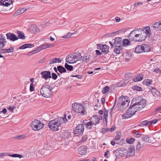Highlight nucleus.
I'll return each instance as SVG.
<instances>
[{"label": "nucleus", "mask_w": 161, "mask_h": 161, "mask_svg": "<svg viewBox=\"0 0 161 161\" xmlns=\"http://www.w3.org/2000/svg\"><path fill=\"white\" fill-rule=\"evenodd\" d=\"M65 119L67 121L66 116H64V117H58L52 120L49 122L48 126L53 131H56L59 130V127L65 122Z\"/></svg>", "instance_id": "f257e3e1"}, {"label": "nucleus", "mask_w": 161, "mask_h": 161, "mask_svg": "<svg viewBox=\"0 0 161 161\" xmlns=\"http://www.w3.org/2000/svg\"><path fill=\"white\" fill-rule=\"evenodd\" d=\"M146 101L141 97L134 98L131 102V105L137 111L142 109L146 105Z\"/></svg>", "instance_id": "f03ea898"}, {"label": "nucleus", "mask_w": 161, "mask_h": 161, "mask_svg": "<svg viewBox=\"0 0 161 161\" xmlns=\"http://www.w3.org/2000/svg\"><path fill=\"white\" fill-rule=\"evenodd\" d=\"M40 93L45 97H50L52 96L53 93L52 87L49 85H44L41 88Z\"/></svg>", "instance_id": "7ed1b4c3"}, {"label": "nucleus", "mask_w": 161, "mask_h": 161, "mask_svg": "<svg viewBox=\"0 0 161 161\" xmlns=\"http://www.w3.org/2000/svg\"><path fill=\"white\" fill-rule=\"evenodd\" d=\"M119 100L117 106L119 110H122L129 105V101L126 97L121 96L119 98Z\"/></svg>", "instance_id": "20e7f679"}, {"label": "nucleus", "mask_w": 161, "mask_h": 161, "mask_svg": "<svg viewBox=\"0 0 161 161\" xmlns=\"http://www.w3.org/2000/svg\"><path fill=\"white\" fill-rule=\"evenodd\" d=\"M72 107L73 110L79 115H85L86 113L83 105L81 104L74 103L72 104Z\"/></svg>", "instance_id": "39448f33"}, {"label": "nucleus", "mask_w": 161, "mask_h": 161, "mask_svg": "<svg viewBox=\"0 0 161 161\" xmlns=\"http://www.w3.org/2000/svg\"><path fill=\"white\" fill-rule=\"evenodd\" d=\"M30 126L32 129L35 130H39L42 128L44 124L39 120L35 119L30 124Z\"/></svg>", "instance_id": "423d86ee"}, {"label": "nucleus", "mask_w": 161, "mask_h": 161, "mask_svg": "<svg viewBox=\"0 0 161 161\" xmlns=\"http://www.w3.org/2000/svg\"><path fill=\"white\" fill-rule=\"evenodd\" d=\"M136 112H137V109L136 110L131 105L126 112L122 115V117L124 119L130 118L134 115Z\"/></svg>", "instance_id": "0eeeda50"}, {"label": "nucleus", "mask_w": 161, "mask_h": 161, "mask_svg": "<svg viewBox=\"0 0 161 161\" xmlns=\"http://www.w3.org/2000/svg\"><path fill=\"white\" fill-rule=\"evenodd\" d=\"M137 33L136 42H142L144 41L146 38V34L140 28H138Z\"/></svg>", "instance_id": "6e6552de"}, {"label": "nucleus", "mask_w": 161, "mask_h": 161, "mask_svg": "<svg viewBox=\"0 0 161 161\" xmlns=\"http://www.w3.org/2000/svg\"><path fill=\"white\" fill-rule=\"evenodd\" d=\"M84 130V127L83 124H78L76 127L74 131V133L76 136L82 134Z\"/></svg>", "instance_id": "1a4fd4ad"}, {"label": "nucleus", "mask_w": 161, "mask_h": 161, "mask_svg": "<svg viewBox=\"0 0 161 161\" xmlns=\"http://www.w3.org/2000/svg\"><path fill=\"white\" fill-rule=\"evenodd\" d=\"M115 152L116 155L119 157H123L126 155V157H128L127 156V150L123 148H118Z\"/></svg>", "instance_id": "9d476101"}, {"label": "nucleus", "mask_w": 161, "mask_h": 161, "mask_svg": "<svg viewBox=\"0 0 161 161\" xmlns=\"http://www.w3.org/2000/svg\"><path fill=\"white\" fill-rule=\"evenodd\" d=\"M97 45L98 47L97 48L98 49L101 50L102 52L107 54L108 52L109 47L108 46L102 44H98Z\"/></svg>", "instance_id": "9b49d317"}, {"label": "nucleus", "mask_w": 161, "mask_h": 161, "mask_svg": "<svg viewBox=\"0 0 161 161\" xmlns=\"http://www.w3.org/2000/svg\"><path fill=\"white\" fill-rule=\"evenodd\" d=\"M141 138L143 141L149 143H153L155 140L154 138L150 135L143 136Z\"/></svg>", "instance_id": "f8f14e48"}, {"label": "nucleus", "mask_w": 161, "mask_h": 161, "mask_svg": "<svg viewBox=\"0 0 161 161\" xmlns=\"http://www.w3.org/2000/svg\"><path fill=\"white\" fill-rule=\"evenodd\" d=\"M137 29L138 28L134 30L130 33L129 38L130 40L136 41V36L137 33Z\"/></svg>", "instance_id": "ddd939ff"}, {"label": "nucleus", "mask_w": 161, "mask_h": 161, "mask_svg": "<svg viewBox=\"0 0 161 161\" xmlns=\"http://www.w3.org/2000/svg\"><path fill=\"white\" fill-rule=\"evenodd\" d=\"M42 77L45 80H47L48 78H51V73L49 71H44L41 73Z\"/></svg>", "instance_id": "4468645a"}, {"label": "nucleus", "mask_w": 161, "mask_h": 161, "mask_svg": "<svg viewBox=\"0 0 161 161\" xmlns=\"http://www.w3.org/2000/svg\"><path fill=\"white\" fill-rule=\"evenodd\" d=\"M7 38L12 41H14L17 40L19 38L14 34L10 32L6 34Z\"/></svg>", "instance_id": "2eb2a0df"}, {"label": "nucleus", "mask_w": 161, "mask_h": 161, "mask_svg": "<svg viewBox=\"0 0 161 161\" xmlns=\"http://www.w3.org/2000/svg\"><path fill=\"white\" fill-rule=\"evenodd\" d=\"M158 121V120L156 119H154L149 121L145 120L141 122L140 125H142L146 126H149L152 124H155Z\"/></svg>", "instance_id": "dca6fc26"}, {"label": "nucleus", "mask_w": 161, "mask_h": 161, "mask_svg": "<svg viewBox=\"0 0 161 161\" xmlns=\"http://www.w3.org/2000/svg\"><path fill=\"white\" fill-rule=\"evenodd\" d=\"M87 149V147L86 146H81L78 148V153L81 155H84L86 153Z\"/></svg>", "instance_id": "f3484780"}, {"label": "nucleus", "mask_w": 161, "mask_h": 161, "mask_svg": "<svg viewBox=\"0 0 161 161\" xmlns=\"http://www.w3.org/2000/svg\"><path fill=\"white\" fill-rule=\"evenodd\" d=\"M127 156H133L135 154V150L134 146L133 145H131L129 147V149L127 150Z\"/></svg>", "instance_id": "a211bd4d"}, {"label": "nucleus", "mask_w": 161, "mask_h": 161, "mask_svg": "<svg viewBox=\"0 0 161 161\" xmlns=\"http://www.w3.org/2000/svg\"><path fill=\"white\" fill-rule=\"evenodd\" d=\"M73 59L74 60L73 61L74 63H75L78 61L82 59V56H81V53H73Z\"/></svg>", "instance_id": "6ab92c4d"}, {"label": "nucleus", "mask_w": 161, "mask_h": 161, "mask_svg": "<svg viewBox=\"0 0 161 161\" xmlns=\"http://www.w3.org/2000/svg\"><path fill=\"white\" fill-rule=\"evenodd\" d=\"M89 120L91 121L94 125L99 123V119L98 118V117L97 115L93 116L89 119Z\"/></svg>", "instance_id": "aec40b11"}, {"label": "nucleus", "mask_w": 161, "mask_h": 161, "mask_svg": "<svg viewBox=\"0 0 161 161\" xmlns=\"http://www.w3.org/2000/svg\"><path fill=\"white\" fill-rule=\"evenodd\" d=\"M6 42L5 37L3 34H0V48H2L4 47Z\"/></svg>", "instance_id": "412c9836"}, {"label": "nucleus", "mask_w": 161, "mask_h": 161, "mask_svg": "<svg viewBox=\"0 0 161 161\" xmlns=\"http://www.w3.org/2000/svg\"><path fill=\"white\" fill-rule=\"evenodd\" d=\"M142 31L143 32L146 36V37L147 36L150 37V36L151 34V31L150 27L149 26H147L143 28L142 29Z\"/></svg>", "instance_id": "4be33fe9"}, {"label": "nucleus", "mask_w": 161, "mask_h": 161, "mask_svg": "<svg viewBox=\"0 0 161 161\" xmlns=\"http://www.w3.org/2000/svg\"><path fill=\"white\" fill-rule=\"evenodd\" d=\"M160 21L154 23L151 26L152 31H158L159 29H160Z\"/></svg>", "instance_id": "5701e85b"}, {"label": "nucleus", "mask_w": 161, "mask_h": 161, "mask_svg": "<svg viewBox=\"0 0 161 161\" xmlns=\"http://www.w3.org/2000/svg\"><path fill=\"white\" fill-rule=\"evenodd\" d=\"M29 31L32 33H35L39 31V29L35 25H32L29 27Z\"/></svg>", "instance_id": "b1692460"}, {"label": "nucleus", "mask_w": 161, "mask_h": 161, "mask_svg": "<svg viewBox=\"0 0 161 161\" xmlns=\"http://www.w3.org/2000/svg\"><path fill=\"white\" fill-rule=\"evenodd\" d=\"M143 75L142 74H139L135 76L133 78V80L137 82L142 80L143 79Z\"/></svg>", "instance_id": "393cba45"}, {"label": "nucleus", "mask_w": 161, "mask_h": 161, "mask_svg": "<svg viewBox=\"0 0 161 161\" xmlns=\"http://www.w3.org/2000/svg\"><path fill=\"white\" fill-rule=\"evenodd\" d=\"M74 60L73 59V54H69L66 58V61L69 64L74 63Z\"/></svg>", "instance_id": "a878e982"}, {"label": "nucleus", "mask_w": 161, "mask_h": 161, "mask_svg": "<svg viewBox=\"0 0 161 161\" xmlns=\"http://www.w3.org/2000/svg\"><path fill=\"white\" fill-rule=\"evenodd\" d=\"M121 38L120 37H116L114 39V44L115 46H121Z\"/></svg>", "instance_id": "bb28decb"}, {"label": "nucleus", "mask_w": 161, "mask_h": 161, "mask_svg": "<svg viewBox=\"0 0 161 161\" xmlns=\"http://www.w3.org/2000/svg\"><path fill=\"white\" fill-rule=\"evenodd\" d=\"M150 90L154 97H157L159 96L160 93L156 88L152 87Z\"/></svg>", "instance_id": "cd10ccee"}, {"label": "nucleus", "mask_w": 161, "mask_h": 161, "mask_svg": "<svg viewBox=\"0 0 161 161\" xmlns=\"http://www.w3.org/2000/svg\"><path fill=\"white\" fill-rule=\"evenodd\" d=\"M143 3L142 2H136L133 4L134 7L132 8V6L131 7V9L133 11L135 10H136L140 6H142L143 5Z\"/></svg>", "instance_id": "c85d7f7f"}, {"label": "nucleus", "mask_w": 161, "mask_h": 161, "mask_svg": "<svg viewBox=\"0 0 161 161\" xmlns=\"http://www.w3.org/2000/svg\"><path fill=\"white\" fill-rule=\"evenodd\" d=\"M26 9L25 8L19 9L17 10L16 12L14 14V15L15 16L24 13Z\"/></svg>", "instance_id": "c756f323"}, {"label": "nucleus", "mask_w": 161, "mask_h": 161, "mask_svg": "<svg viewBox=\"0 0 161 161\" xmlns=\"http://www.w3.org/2000/svg\"><path fill=\"white\" fill-rule=\"evenodd\" d=\"M34 47V45L31 44H25L20 46L19 49H25L27 48H32Z\"/></svg>", "instance_id": "7c9ffc66"}, {"label": "nucleus", "mask_w": 161, "mask_h": 161, "mask_svg": "<svg viewBox=\"0 0 161 161\" xmlns=\"http://www.w3.org/2000/svg\"><path fill=\"white\" fill-rule=\"evenodd\" d=\"M53 46L52 44H44L39 46V48L41 50L44 49L48 47H51Z\"/></svg>", "instance_id": "2f4dec72"}, {"label": "nucleus", "mask_w": 161, "mask_h": 161, "mask_svg": "<svg viewBox=\"0 0 161 161\" xmlns=\"http://www.w3.org/2000/svg\"><path fill=\"white\" fill-rule=\"evenodd\" d=\"M135 52L137 53H139L143 52L142 45H138L135 49Z\"/></svg>", "instance_id": "473e14b6"}, {"label": "nucleus", "mask_w": 161, "mask_h": 161, "mask_svg": "<svg viewBox=\"0 0 161 161\" xmlns=\"http://www.w3.org/2000/svg\"><path fill=\"white\" fill-rule=\"evenodd\" d=\"M114 52L117 54H119L121 53L122 51V47L121 46H115Z\"/></svg>", "instance_id": "72a5a7b5"}, {"label": "nucleus", "mask_w": 161, "mask_h": 161, "mask_svg": "<svg viewBox=\"0 0 161 161\" xmlns=\"http://www.w3.org/2000/svg\"><path fill=\"white\" fill-rule=\"evenodd\" d=\"M57 69L58 71L61 74H62L66 72L65 68L61 65L58 66H57Z\"/></svg>", "instance_id": "f704fd0d"}, {"label": "nucleus", "mask_w": 161, "mask_h": 161, "mask_svg": "<svg viewBox=\"0 0 161 161\" xmlns=\"http://www.w3.org/2000/svg\"><path fill=\"white\" fill-rule=\"evenodd\" d=\"M122 46L123 47H126L130 45V42L127 39H124L122 41Z\"/></svg>", "instance_id": "c9c22d12"}, {"label": "nucleus", "mask_w": 161, "mask_h": 161, "mask_svg": "<svg viewBox=\"0 0 161 161\" xmlns=\"http://www.w3.org/2000/svg\"><path fill=\"white\" fill-rule=\"evenodd\" d=\"M8 0L9 2H7V1H8V0H2V1L3 2V6L7 7L13 3V2L12 0Z\"/></svg>", "instance_id": "e433bc0d"}, {"label": "nucleus", "mask_w": 161, "mask_h": 161, "mask_svg": "<svg viewBox=\"0 0 161 161\" xmlns=\"http://www.w3.org/2000/svg\"><path fill=\"white\" fill-rule=\"evenodd\" d=\"M142 45L143 50V52H148L150 51V47L148 45L144 44Z\"/></svg>", "instance_id": "4c0bfd02"}, {"label": "nucleus", "mask_w": 161, "mask_h": 161, "mask_svg": "<svg viewBox=\"0 0 161 161\" xmlns=\"http://www.w3.org/2000/svg\"><path fill=\"white\" fill-rule=\"evenodd\" d=\"M152 80L149 79H146L143 81V84L147 86H149L152 84Z\"/></svg>", "instance_id": "58836bf2"}, {"label": "nucleus", "mask_w": 161, "mask_h": 161, "mask_svg": "<svg viewBox=\"0 0 161 161\" xmlns=\"http://www.w3.org/2000/svg\"><path fill=\"white\" fill-rule=\"evenodd\" d=\"M63 136L64 139H68L71 137V134L70 132L68 131H65L63 132Z\"/></svg>", "instance_id": "ea45409f"}, {"label": "nucleus", "mask_w": 161, "mask_h": 161, "mask_svg": "<svg viewBox=\"0 0 161 161\" xmlns=\"http://www.w3.org/2000/svg\"><path fill=\"white\" fill-rule=\"evenodd\" d=\"M94 125L93 124V123H92L91 121H89L87 122V123H86V127L87 129L88 130H90L92 129V126Z\"/></svg>", "instance_id": "a19ab883"}, {"label": "nucleus", "mask_w": 161, "mask_h": 161, "mask_svg": "<svg viewBox=\"0 0 161 161\" xmlns=\"http://www.w3.org/2000/svg\"><path fill=\"white\" fill-rule=\"evenodd\" d=\"M108 110L105 109L104 110L103 112V119H105L106 123L107 122V118L108 117Z\"/></svg>", "instance_id": "79ce46f5"}, {"label": "nucleus", "mask_w": 161, "mask_h": 161, "mask_svg": "<svg viewBox=\"0 0 161 161\" xmlns=\"http://www.w3.org/2000/svg\"><path fill=\"white\" fill-rule=\"evenodd\" d=\"M143 146V144H141L140 142H138L136 146V151H139L141 148Z\"/></svg>", "instance_id": "37998d69"}, {"label": "nucleus", "mask_w": 161, "mask_h": 161, "mask_svg": "<svg viewBox=\"0 0 161 161\" xmlns=\"http://www.w3.org/2000/svg\"><path fill=\"white\" fill-rule=\"evenodd\" d=\"M18 36L20 39H25V37L24 36V34L22 32L18 31Z\"/></svg>", "instance_id": "c03bdc74"}, {"label": "nucleus", "mask_w": 161, "mask_h": 161, "mask_svg": "<svg viewBox=\"0 0 161 161\" xmlns=\"http://www.w3.org/2000/svg\"><path fill=\"white\" fill-rule=\"evenodd\" d=\"M65 67L69 71L73 70V67L72 66L69 65L66 63H65Z\"/></svg>", "instance_id": "a18cd8bd"}, {"label": "nucleus", "mask_w": 161, "mask_h": 161, "mask_svg": "<svg viewBox=\"0 0 161 161\" xmlns=\"http://www.w3.org/2000/svg\"><path fill=\"white\" fill-rule=\"evenodd\" d=\"M8 156H10V157H15V158L18 157V158H21L23 157L22 155H20V154H12L11 155L9 154H8Z\"/></svg>", "instance_id": "49530a36"}, {"label": "nucleus", "mask_w": 161, "mask_h": 161, "mask_svg": "<svg viewBox=\"0 0 161 161\" xmlns=\"http://www.w3.org/2000/svg\"><path fill=\"white\" fill-rule=\"evenodd\" d=\"M121 136V134L120 132H117L116 135L115 136L114 138V140L116 141L119 140Z\"/></svg>", "instance_id": "de8ad7c7"}, {"label": "nucleus", "mask_w": 161, "mask_h": 161, "mask_svg": "<svg viewBox=\"0 0 161 161\" xmlns=\"http://www.w3.org/2000/svg\"><path fill=\"white\" fill-rule=\"evenodd\" d=\"M89 58V55H87L84 56L82 58V61L83 62H87Z\"/></svg>", "instance_id": "09e8293b"}, {"label": "nucleus", "mask_w": 161, "mask_h": 161, "mask_svg": "<svg viewBox=\"0 0 161 161\" xmlns=\"http://www.w3.org/2000/svg\"><path fill=\"white\" fill-rule=\"evenodd\" d=\"M132 88L135 90L138 91H141L142 90V88L137 86L136 85L132 86Z\"/></svg>", "instance_id": "8fccbe9b"}, {"label": "nucleus", "mask_w": 161, "mask_h": 161, "mask_svg": "<svg viewBox=\"0 0 161 161\" xmlns=\"http://www.w3.org/2000/svg\"><path fill=\"white\" fill-rule=\"evenodd\" d=\"M109 87L108 86L104 87L102 90V92L103 94H105L109 90Z\"/></svg>", "instance_id": "3c124183"}, {"label": "nucleus", "mask_w": 161, "mask_h": 161, "mask_svg": "<svg viewBox=\"0 0 161 161\" xmlns=\"http://www.w3.org/2000/svg\"><path fill=\"white\" fill-rule=\"evenodd\" d=\"M72 34H73V33L71 34L70 32H69L66 35L62 37V38H66V39L69 38L70 37L71 35Z\"/></svg>", "instance_id": "603ef678"}, {"label": "nucleus", "mask_w": 161, "mask_h": 161, "mask_svg": "<svg viewBox=\"0 0 161 161\" xmlns=\"http://www.w3.org/2000/svg\"><path fill=\"white\" fill-rule=\"evenodd\" d=\"M135 141V139L134 138H131L129 139H127L126 142L129 144H132Z\"/></svg>", "instance_id": "864d4df0"}, {"label": "nucleus", "mask_w": 161, "mask_h": 161, "mask_svg": "<svg viewBox=\"0 0 161 161\" xmlns=\"http://www.w3.org/2000/svg\"><path fill=\"white\" fill-rule=\"evenodd\" d=\"M7 109L12 112H13L15 108V107L14 105L10 106L7 108Z\"/></svg>", "instance_id": "5fc2aeb1"}, {"label": "nucleus", "mask_w": 161, "mask_h": 161, "mask_svg": "<svg viewBox=\"0 0 161 161\" xmlns=\"http://www.w3.org/2000/svg\"><path fill=\"white\" fill-rule=\"evenodd\" d=\"M87 136H84L82 137V139L79 142L80 143H82V142L86 141V140L87 139Z\"/></svg>", "instance_id": "6e6d98bb"}, {"label": "nucleus", "mask_w": 161, "mask_h": 161, "mask_svg": "<svg viewBox=\"0 0 161 161\" xmlns=\"http://www.w3.org/2000/svg\"><path fill=\"white\" fill-rule=\"evenodd\" d=\"M52 75V78L54 80H56L58 78V75H57L55 73H52L51 74Z\"/></svg>", "instance_id": "4d7b16f0"}, {"label": "nucleus", "mask_w": 161, "mask_h": 161, "mask_svg": "<svg viewBox=\"0 0 161 161\" xmlns=\"http://www.w3.org/2000/svg\"><path fill=\"white\" fill-rule=\"evenodd\" d=\"M6 49L7 53L12 52L14 50V48L12 47H10L9 48Z\"/></svg>", "instance_id": "13d9d810"}, {"label": "nucleus", "mask_w": 161, "mask_h": 161, "mask_svg": "<svg viewBox=\"0 0 161 161\" xmlns=\"http://www.w3.org/2000/svg\"><path fill=\"white\" fill-rule=\"evenodd\" d=\"M34 90V86L33 84L32 83L31 84L30 87V91L31 92L33 91Z\"/></svg>", "instance_id": "bf43d9fd"}, {"label": "nucleus", "mask_w": 161, "mask_h": 161, "mask_svg": "<svg viewBox=\"0 0 161 161\" xmlns=\"http://www.w3.org/2000/svg\"><path fill=\"white\" fill-rule=\"evenodd\" d=\"M25 136L24 135H19L18 136H16L15 138L16 139H23L24 138Z\"/></svg>", "instance_id": "052dcab7"}, {"label": "nucleus", "mask_w": 161, "mask_h": 161, "mask_svg": "<svg viewBox=\"0 0 161 161\" xmlns=\"http://www.w3.org/2000/svg\"><path fill=\"white\" fill-rule=\"evenodd\" d=\"M8 153H0V158L5 156H8Z\"/></svg>", "instance_id": "680f3d73"}, {"label": "nucleus", "mask_w": 161, "mask_h": 161, "mask_svg": "<svg viewBox=\"0 0 161 161\" xmlns=\"http://www.w3.org/2000/svg\"><path fill=\"white\" fill-rule=\"evenodd\" d=\"M54 61H56V63H61L62 61L61 59L59 58H53Z\"/></svg>", "instance_id": "e2e57ef3"}, {"label": "nucleus", "mask_w": 161, "mask_h": 161, "mask_svg": "<svg viewBox=\"0 0 161 161\" xmlns=\"http://www.w3.org/2000/svg\"><path fill=\"white\" fill-rule=\"evenodd\" d=\"M109 130V129L108 128H103L102 129V132L104 133H105Z\"/></svg>", "instance_id": "0e129e2a"}, {"label": "nucleus", "mask_w": 161, "mask_h": 161, "mask_svg": "<svg viewBox=\"0 0 161 161\" xmlns=\"http://www.w3.org/2000/svg\"><path fill=\"white\" fill-rule=\"evenodd\" d=\"M54 63H56V61H54L53 58L49 60V64L51 65Z\"/></svg>", "instance_id": "69168bd1"}, {"label": "nucleus", "mask_w": 161, "mask_h": 161, "mask_svg": "<svg viewBox=\"0 0 161 161\" xmlns=\"http://www.w3.org/2000/svg\"><path fill=\"white\" fill-rule=\"evenodd\" d=\"M6 49H4V48H2L0 50V53H1V54H3V53H7V52H6Z\"/></svg>", "instance_id": "338daca9"}, {"label": "nucleus", "mask_w": 161, "mask_h": 161, "mask_svg": "<svg viewBox=\"0 0 161 161\" xmlns=\"http://www.w3.org/2000/svg\"><path fill=\"white\" fill-rule=\"evenodd\" d=\"M155 111L156 112H159V113H161V106L158 108L155 109Z\"/></svg>", "instance_id": "774afa93"}]
</instances>
